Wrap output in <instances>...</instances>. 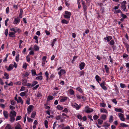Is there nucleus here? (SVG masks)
<instances>
[{"instance_id": "1", "label": "nucleus", "mask_w": 129, "mask_h": 129, "mask_svg": "<svg viewBox=\"0 0 129 129\" xmlns=\"http://www.w3.org/2000/svg\"><path fill=\"white\" fill-rule=\"evenodd\" d=\"M16 116V112L14 110H11L9 114L10 117H15Z\"/></svg>"}, {"instance_id": "2", "label": "nucleus", "mask_w": 129, "mask_h": 129, "mask_svg": "<svg viewBox=\"0 0 129 129\" xmlns=\"http://www.w3.org/2000/svg\"><path fill=\"white\" fill-rule=\"evenodd\" d=\"M93 111V110L92 109L89 108L88 106L85 108V112L87 113H89Z\"/></svg>"}, {"instance_id": "3", "label": "nucleus", "mask_w": 129, "mask_h": 129, "mask_svg": "<svg viewBox=\"0 0 129 129\" xmlns=\"http://www.w3.org/2000/svg\"><path fill=\"white\" fill-rule=\"evenodd\" d=\"M20 21V19L19 17H17L16 18H14V21L13 23L15 24H16L19 23Z\"/></svg>"}, {"instance_id": "4", "label": "nucleus", "mask_w": 129, "mask_h": 129, "mask_svg": "<svg viewBox=\"0 0 129 129\" xmlns=\"http://www.w3.org/2000/svg\"><path fill=\"white\" fill-rule=\"evenodd\" d=\"M33 106L32 105L29 106L27 108V112L28 114H30L32 111V109Z\"/></svg>"}, {"instance_id": "5", "label": "nucleus", "mask_w": 129, "mask_h": 129, "mask_svg": "<svg viewBox=\"0 0 129 129\" xmlns=\"http://www.w3.org/2000/svg\"><path fill=\"white\" fill-rule=\"evenodd\" d=\"M118 116L120 118V120L123 121H124L125 120V119L123 115L121 113H119L118 114Z\"/></svg>"}, {"instance_id": "6", "label": "nucleus", "mask_w": 129, "mask_h": 129, "mask_svg": "<svg viewBox=\"0 0 129 129\" xmlns=\"http://www.w3.org/2000/svg\"><path fill=\"white\" fill-rule=\"evenodd\" d=\"M66 73V72L64 70H61L60 72H58V74L60 76H61V75L64 74Z\"/></svg>"}, {"instance_id": "7", "label": "nucleus", "mask_w": 129, "mask_h": 129, "mask_svg": "<svg viewBox=\"0 0 129 129\" xmlns=\"http://www.w3.org/2000/svg\"><path fill=\"white\" fill-rule=\"evenodd\" d=\"M85 65V63L83 62H81L79 68L81 70H82L84 68V67Z\"/></svg>"}, {"instance_id": "8", "label": "nucleus", "mask_w": 129, "mask_h": 129, "mask_svg": "<svg viewBox=\"0 0 129 129\" xmlns=\"http://www.w3.org/2000/svg\"><path fill=\"white\" fill-rule=\"evenodd\" d=\"M105 83V82H103V83H101L100 84V85L103 89L105 90H106L107 89V88L104 85Z\"/></svg>"}, {"instance_id": "9", "label": "nucleus", "mask_w": 129, "mask_h": 129, "mask_svg": "<svg viewBox=\"0 0 129 129\" xmlns=\"http://www.w3.org/2000/svg\"><path fill=\"white\" fill-rule=\"evenodd\" d=\"M3 114L4 115L5 117L7 118H8V112L7 111H4Z\"/></svg>"}, {"instance_id": "10", "label": "nucleus", "mask_w": 129, "mask_h": 129, "mask_svg": "<svg viewBox=\"0 0 129 129\" xmlns=\"http://www.w3.org/2000/svg\"><path fill=\"white\" fill-rule=\"evenodd\" d=\"M13 66L12 64H10L9 65V68L7 69V70L8 71L11 70L13 69Z\"/></svg>"}, {"instance_id": "11", "label": "nucleus", "mask_w": 129, "mask_h": 129, "mask_svg": "<svg viewBox=\"0 0 129 129\" xmlns=\"http://www.w3.org/2000/svg\"><path fill=\"white\" fill-rule=\"evenodd\" d=\"M15 129H22L21 126L20 124L18 123L15 127Z\"/></svg>"}, {"instance_id": "12", "label": "nucleus", "mask_w": 129, "mask_h": 129, "mask_svg": "<svg viewBox=\"0 0 129 129\" xmlns=\"http://www.w3.org/2000/svg\"><path fill=\"white\" fill-rule=\"evenodd\" d=\"M14 34L15 33H14V32H10L9 33V35L10 37H15V36L14 35Z\"/></svg>"}, {"instance_id": "13", "label": "nucleus", "mask_w": 129, "mask_h": 129, "mask_svg": "<svg viewBox=\"0 0 129 129\" xmlns=\"http://www.w3.org/2000/svg\"><path fill=\"white\" fill-rule=\"evenodd\" d=\"M95 78L96 80L98 82H99V81H101V79L100 78V77L98 75L96 76Z\"/></svg>"}, {"instance_id": "14", "label": "nucleus", "mask_w": 129, "mask_h": 129, "mask_svg": "<svg viewBox=\"0 0 129 129\" xmlns=\"http://www.w3.org/2000/svg\"><path fill=\"white\" fill-rule=\"evenodd\" d=\"M100 111L101 112H103L104 113H107L108 112L107 110L104 108H102L100 109Z\"/></svg>"}, {"instance_id": "15", "label": "nucleus", "mask_w": 129, "mask_h": 129, "mask_svg": "<svg viewBox=\"0 0 129 129\" xmlns=\"http://www.w3.org/2000/svg\"><path fill=\"white\" fill-rule=\"evenodd\" d=\"M121 7L122 8L123 10L124 11L126 12L127 11V10H126V8L125 5H122L121 6Z\"/></svg>"}, {"instance_id": "16", "label": "nucleus", "mask_w": 129, "mask_h": 129, "mask_svg": "<svg viewBox=\"0 0 129 129\" xmlns=\"http://www.w3.org/2000/svg\"><path fill=\"white\" fill-rule=\"evenodd\" d=\"M22 84L24 86H25L26 85V84L27 83V80L25 79H22Z\"/></svg>"}, {"instance_id": "17", "label": "nucleus", "mask_w": 129, "mask_h": 129, "mask_svg": "<svg viewBox=\"0 0 129 129\" xmlns=\"http://www.w3.org/2000/svg\"><path fill=\"white\" fill-rule=\"evenodd\" d=\"M115 111L116 112H120L121 113H123V111L120 108L118 109L116 108L115 109Z\"/></svg>"}, {"instance_id": "18", "label": "nucleus", "mask_w": 129, "mask_h": 129, "mask_svg": "<svg viewBox=\"0 0 129 129\" xmlns=\"http://www.w3.org/2000/svg\"><path fill=\"white\" fill-rule=\"evenodd\" d=\"M23 13V11L21 9L20 10V13L19 15V17L20 18H22V15Z\"/></svg>"}, {"instance_id": "19", "label": "nucleus", "mask_w": 129, "mask_h": 129, "mask_svg": "<svg viewBox=\"0 0 129 129\" xmlns=\"http://www.w3.org/2000/svg\"><path fill=\"white\" fill-rule=\"evenodd\" d=\"M113 121V117L111 115L110 116L109 122L110 123H111Z\"/></svg>"}, {"instance_id": "20", "label": "nucleus", "mask_w": 129, "mask_h": 129, "mask_svg": "<svg viewBox=\"0 0 129 129\" xmlns=\"http://www.w3.org/2000/svg\"><path fill=\"white\" fill-rule=\"evenodd\" d=\"M19 103H20L21 104H23V101L22 100L21 97H18Z\"/></svg>"}, {"instance_id": "21", "label": "nucleus", "mask_w": 129, "mask_h": 129, "mask_svg": "<svg viewBox=\"0 0 129 129\" xmlns=\"http://www.w3.org/2000/svg\"><path fill=\"white\" fill-rule=\"evenodd\" d=\"M69 22V21L65 19H63L61 21V23L63 24H67Z\"/></svg>"}, {"instance_id": "22", "label": "nucleus", "mask_w": 129, "mask_h": 129, "mask_svg": "<svg viewBox=\"0 0 129 129\" xmlns=\"http://www.w3.org/2000/svg\"><path fill=\"white\" fill-rule=\"evenodd\" d=\"M36 115V112H33L31 113V117L32 118H34Z\"/></svg>"}, {"instance_id": "23", "label": "nucleus", "mask_w": 129, "mask_h": 129, "mask_svg": "<svg viewBox=\"0 0 129 129\" xmlns=\"http://www.w3.org/2000/svg\"><path fill=\"white\" fill-rule=\"evenodd\" d=\"M34 49L35 50L37 51L39 50V47L37 45H35L34 46Z\"/></svg>"}, {"instance_id": "24", "label": "nucleus", "mask_w": 129, "mask_h": 129, "mask_svg": "<svg viewBox=\"0 0 129 129\" xmlns=\"http://www.w3.org/2000/svg\"><path fill=\"white\" fill-rule=\"evenodd\" d=\"M10 121L11 122H13L15 120V117H10Z\"/></svg>"}, {"instance_id": "25", "label": "nucleus", "mask_w": 129, "mask_h": 129, "mask_svg": "<svg viewBox=\"0 0 129 129\" xmlns=\"http://www.w3.org/2000/svg\"><path fill=\"white\" fill-rule=\"evenodd\" d=\"M31 72L33 76H35L36 75V73L35 70H32Z\"/></svg>"}, {"instance_id": "26", "label": "nucleus", "mask_w": 129, "mask_h": 129, "mask_svg": "<svg viewBox=\"0 0 129 129\" xmlns=\"http://www.w3.org/2000/svg\"><path fill=\"white\" fill-rule=\"evenodd\" d=\"M120 125L121 126L123 127H127L128 126V125L125 124L124 123H121L120 124Z\"/></svg>"}, {"instance_id": "27", "label": "nucleus", "mask_w": 129, "mask_h": 129, "mask_svg": "<svg viewBox=\"0 0 129 129\" xmlns=\"http://www.w3.org/2000/svg\"><path fill=\"white\" fill-rule=\"evenodd\" d=\"M57 109L59 110H62L63 109V108L60 105H58L57 107Z\"/></svg>"}, {"instance_id": "28", "label": "nucleus", "mask_w": 129, "mask_h": 129, "mask_svg": "<svg viewBox=\"0 0 129 129\" xmlns=\"http://www.w3.org/2000/svg\"><path fill=\"white\" fill-rule=\"evenodd\" d=\"M65 13L66 15L69 16H70L71 15V13L69 12L66 11L65 12Z\"/></svg>"}, {"instance_id": "29", "label": "nucleus", "mask_w": 129, "mask_h": 129, "mask_svg": "<svg viewBox=\"0 0 129 129\" xmlns=\"http://www.w3.org/2000/svg\"><path fill=\"white\" fill-rule=\"evenodd\" d=\"M56 41V39H55L53 40V41L52 42L51 45L52 47H53L54 45V44L55 43V42Z\"/></svg>"}, {"instance_id": "30", "label": "nucleus", "mask_w": 129, "mask_h": 129, "mask_svg": "<svg viewBox=\"0 0 129 129\" xmlns=\"http://www.w3.org/2000/svg\"><path fill=\"white\" fill-rule=\"evenodd\" d=\"M106 116L105 115H103L101 117V118L103 120H105L106 119Z\"/></svg>"}, {"instance_id": "31", "label": "nucleus", "mask_w": 129, "mask_h": 129, "mask_svg": "<svg viewBox=\"0 0 129 129\" xmlns=\"http://www.w3.org/2000/svg\"><path fill=\"white\" fill-rule=\"evenodd\" d=\"M54 98L53 96H48L47 99H48V100H53Z\"/></svg>"}, {"instance_id": "32", "label": "nucleus", "mask_w": 129, "mask_h": 129, "mask_svg": "<svg viewBox=\"0 0 129 129\" xmlns=\"http://www.w3.org/2000/svg\"><path fill=\"white\" fill-rule=\"evenodd\" d=\"M4 75L6 77V79H8L9 78V75L6 73H5L4 74Z\"/></svg>"}, {"instance_id": "33", "label": "nucleus", "mask_w": 129, "mask_h": 129, "mask_svg": "<svg viewBox=\"0 0 129 129\" xmlns=\"http://www.w3.org/2000/svg\"><path fill=\"white\" fill-rule=\"evenodd\" d=\"M19 54H18L16 56V61L18 62L19 61Z\"/></svg>"}, {"instance_id": "34", "label": "nucleus", "mask_w": 129, "mask_h": 129, "mask_svg": "<svg viewBox=\"0 0 129 129\" xmlns=\"http://www.w3.org/2000/svg\"><path fill=\"white\" fill-rule=\"evenodd\" d=\"M105 69L106 72L107 73H108L109 72V68L107 67V65H105Z\"/></svg>"}, {"instance_id": "35", "label": "nucleus", "mask_w": 129, "mask_h": 129, "mask_svg": "<svg viewBox=\"0 0 129 129\" xmlns=\"http://www.w3.org/2000/svg\"><path fill=\"white\" fill-rule=\"evenodd\" d=\"M112 39V37L110 36L107 37V40L108 42H109Z\"/></svg>"}, {"instance_id": "36", "label": "nucleus", "mask_w": 129, "mask_h": 129, "mask_svg": "<svg viewBox=\"0 0 129 129\" xmlns=\"http://www.w3.org/2000/svg\"><path fill=\"white\" fill-rule=\"evenodd\" d=\"M67 99V97H65L61 99L60 100V102H64L66 101Z\"/></svg>"}, {"instance_id": "37", "label": "nucleus", "mask_w": 129, "mask_h": 129, "mask_svg": "<svg viewBox=\"0 0 129 129\" xmlns=\"http://www.w3.org/2000/svg\"><path fill=\"white\" fill-rule=\"evenodd\" d=\"M43 79V77L42 76H40L37 77L36 78V80H42Z\"/></svg>"}, {"instance_id": "38", "label": "nucleus", "mask_w": 129, "mask_h": 129, "mask_svg": "<svg viewBox=\"0 0 129 129\" xmlns=\"http://www.w3.org/2000/svg\"><path fill=\"white\" fill-rule=\"evenodd\" d=\"M98 122L99 124H101L103 123V121L102 120L98 119Z\"/></svg>"}, {"instance_id": "39", "label": "nucleus", "mask_w": 129, "mask_h": 129, "mask_svg": "<svg viewBox=\"0 0 129 129\" xmlns=\"http://www.w3.org/2000/svg\"><path fill=\"white\" fill-rule=\"evenodd\" d=\"M11 126L9 124H8L6 127L5 129H11Z\"/></svg>"}, {"instance_id": "40", "label": "nucleus", "mask_w": 129, "mask_h": 129, "mask_svg": "<svg viewBox=\"0 0 129 129\" xmlns=\"http://www.w3.org/2000/svg\"><path fill=\"white\" fill-rule=\"evenodd\" d=\"M21 116H17L16 117V121H17V120H19L20 119H21Z\"/></svg>"}, {"instance_id": "41", "label": "nucleus", "mask_w": 129, "mask_h": 129, "mask_svg": "<svg viewBox=\"0 0 129 129\" xmlns=\"http://www.w3.org/2000/svg\"><path fill=\"white\" fill-rule=\"evenodd\" d=\"M69 92H70V94H72V95L74 94V91L73 90L71 89H70V90Z\"/></svg>"}, {"instance_id": "42", "label": "nucleus", "mask_w": 129, "mask_h": 129, "mask_svg": "<svg viewBox=\"0 0 129 129\" xmlns=\"http://www.w3.org/2000/svg\"><path fill=\"white\" fill-rule=\"evenodd\" d=\"M30 98H27V100L26 101V103L28 105H29L30 104Z\"/></svg>"}, {"instance_id": "43", "label": "nucleus", "mask_w": 129, "mask_h": 129, "mask_svg": "<svg viewBox=\"0 0 129 129\" xmlns=\"http://www.w3.org/2000/svg\"><path fill=\"white\" fill-rule=\"evenodd\" d=\"M121 15L122 17V18H123V19H125L127 17V16L126 15L124 14H122V12H121Z\"/></svg>"}, {"instance_id": "44", "label": "nucleus", "mask_w": 129, "mask_h": 129, "mask_svg": "<svg viewBox=\"0 0 129 129\" xmlns=\"http://www.w3.org/2000/svg\"><path fill=\"white\" fill-rule=\"evenodd\" d=\"M38 82L36 81H34L33 83L32 84L31 86H35V85L37 84Z\"/></svg>"}, {"instance_id": "45", "label": "nucleus", "mask_w": 129, "mask_h": 129, "mask_svg": "<svg viewBox=\"0 0 129 129\" xmlns=\"http://www.w3.org/2000/svg\"><path fill=\"white\" fill-rule=\"evenodd\" d=\"M37 96L39 98H41L42 97V95L41 93L38 92L37 94Z\"/></svg>"}, {"instance_id": "46", "label": "nucleus", "mask_w": 129, "mask_h": 129, "mask_svg": "<svg viewBox=\"0 0 129 129\" xmlns=\"http://www.w3.org/2000/svg\"><path fill=\"white\" fill-rule=\"evenodd\" d=\"M25 95V92H22L20 94V95L22 96H24Z\"/></svg>"}, {"instance_id": "47", "label": "nucleus", "mask_w": 129, "mask_h": 129, "mask_svg": "<svg viewBox=\"0 0 129 129\" xmlns=\"http://www.w3.org/2000/svg\"><path fill=\"white\" fill-rule=\"evenodd\" d=\"M64 17L65 18H67V19H69L70 18V16H68L67 15L65 14L64 15Z\"/></svg>"}, {"instance_id": "48", "label": "nucleus", "mask_w": 129, "mask_h": 129, "mask_svg": "<svg viewBox=\"0 0 129 129\" xmlns=\"http://www.w3.org/2000/svg\"><path fill=\"white\" fill-rule=\"evenodd\" d=\"M48 75L49 74H48V72L47 71H46L45 72V75L47 77V80H48Z\"/></svg>"}, {"instance_id": "49", "label": "nucleus", "mask_w": 129, "mask_h": 129, "mask_svg": "<svg viewBox=\"0 0 129 129\" xmlns=\"http://www.w3.org/2000/svg\"><path fill=\"white\" fill-rule=\"evenodd\" d=\"M99 118V117L97 115H94L93 116V119L94 120H96Z\"/></svg>"}, {"instance_id": "50", "label": "nucleus", "mask_w": 129, "mask_h": 129, "mask_svg": "<svg viewBox=\"0 0 129 129\" xmlns=\"http://www.w3.org/2000/svg\"><path fill=\"white\" fill-rule=\"evenodd\" d=\"M74 106L76 108V109L77 110L79 109L80 108V107L79 105L77 104H75Z\"/></svg>"}, {"instance_id": "51", "label": "nucleus", "mask_w": 129, "mask_h": 129, "mask_svg": "<svg viewBox=\"0 0 129 129\" xmlns=\"http://www.w3.org/2000/svg\"><path fill=\"white\" fill-rule=\"evenodd\" d=\"M83 10L85 12L87 10V6L86 5H84V6H83Z\"/></svg>"}, {"instance_id": "52", "label": "nucleus", "mask_w": 129, "mask_h": 129, "mask_svg": "<svg viewBox=\"0 0 129 129\" xmlns=\"http://www.w3.org/2000/svg\"><path fill=\"white\" fill-rule=\"evenodd\" d=\"M27 120L29 122H32L33 121V120L30 118H29L28 117H27Z\"/></svg>"}, {"instance_id": "53", "label": "nucleus", "mask_w": 129, "mask_h": 129, "mask_svg": "<svg viewBox=\"0 0 129 129\" xmlns=\"http://www.w3.org/2000/svg\"><path fill=\"white\" fill-rule=\"evenodd\" d=\"M77 89L78 91H79L80 92H82V89L79 87H78L77 88Z\"/></svg>"}, {"instance_id": "54", "label": "nucleus", "mask_w": 129, "mask_h": 129, "mask_svg": "<svg viewBox=\"0 0 129 129\" xmlns=\"http://www.w3.org/2000/svg\"><path fill=\"white\" fill-rule=\"evenodd\" d=\"M8 33V29H6L5 34L6 35V37H7Z\"/></svg>"}, {"instance_id": "55", "label": "nucleus", "mask_w": 129, "mask_h": 129, "mask_svg": "<svg viewBox=\"0 0 129 129\" xmlns=\"http://www.w3.org/2000/svg\"><path fill=\"white\" fill-rule=\"evenodd\" d=\"M105 125H104V126H106L107 127H108L110 125V124H108L107 123L105 122L104 123Z\"/></svg>"}, {"instance_id": "56", "label": "nucleus", "mask_w": 129, "mask_h": 129, "mask_svg": "<svg viewBox=\"0 0 129 129\" xmlns=\"http://www.w3.org/2000/svg\"><path fill=\"white\" fill-rule=\"evenodd\" d=\"M39 85L38 84L36 85L35 86L33 87V89L34 90L37 89L39 87Z\"/></svg>"}, {"instance_id": "57", "label": "nucleus", "mask_w": 129, "mask_h": 129, "mask_svg": "<svg viewBox=\"0 0 129 129\" xmlns=\"http://www.w3.org/2000/svg\"><path fill=\"white\" fill-rule=\"evenodd\" d=\"M114 43V40H111L110 42V44L111 45H113Z\"/></svg>"}, {"instance_id": "58", "label": "nucleus", "mask_w": 129, "mask_h": 129, "mask_svg": "<svg viewBox=\"0 0 129 129\" xmlns=\"http://www.w3.org/2000/svg\"><path fill=\"white\" fill-rule=\"evenodd\" d=\"M10 109L11 110H14L15 109V107H14L10 105L9 106Z\"/></svg>"}, {"instance_id": "59", "label": "nucleus", "mask_w": 129, "mask_h": 129, "mask_svg": "<svg viewBox=\"0 0 129 129\" xmlns=\"http://www.w3.org/2000/svg\"><path fill=\"white\" fill-rule=\"evenodd\" d=\"M77 117L79 119L81 120L82 119V116L80 115H77Z\"/></svg>"}, {"instance_id": "60", "label": "nucleus", "mask_w": 129, "mask_h": 129, "mask_svg": "<svg viewBox=\"0 0 129 129\" xmlns=\"http://www.w3.org/2000/svg\"><path fill=\"white\" fill-rule=\"evenodd\" d=\"M120 87L122 88H124L125 87V86L124 84L122 83H121L120 84Z\"/></svg>"}, {"instance_id": "61", "label": "nucleus", "mask_w": 129, "mask_h": 129, "mask_svg": "<svg viewBox=\"0 0 129 129\" xmlns=\"http://www.w3.org/2000/svg\"><path fill=\"white\" fill-rule=\"evenodd\" d=\"M100 105L101 106L104 107H105L106 105L104 103H101L100 104Z\"/></svg>"}, {"instance_id": "62", "label": "nucleus", "mask_w": 129, "mask_h": 129, "mask_svg": "<svg viewBox=\"0 0 129 129\" xmlns=\"http://www.w3.org/2000/svg\"><path fill=\"white\" fill-rule=\"evenodd\" d=\"M11 104L12 105H14L15 104V102L14 100H12L11 101Z\"/></svg>"}, {"instance_id": "63", "label": "nucleus", "mask_w": 129, "mask_h": 129, "mask_svg": "<svg viewBox=\"0 0 129 129\" xmlns=\"http://www.w3.org/2000/svg\"><path fill=\"white\" fill-rule=\"evenodd\" d=\"M45 32L47 35H49L50 34V33L47 30H45Z\"/></svg>"}, {"instance_id": "64", "label": "nucleus", "mask_w": 129, "mask_h": 129, "mask_svg": "<svg viewBox=\"0 0 129 129\" xmlns=\"http://www.w3.org/2000/svg\"><path fill=\"white\" fill-rule=\"evenodd\" d=\"M60 116H56L55 117L56 119L57 120L60 119Z\"/></svg>"}]
</instances>
